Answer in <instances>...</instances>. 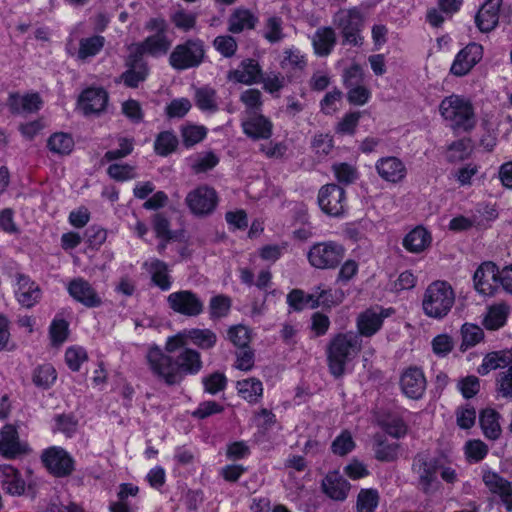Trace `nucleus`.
Returning <instances> with one entry per match:
<instances>
[{
    "mask_svg": "<svg viewBox=\"0 0 512 512\" xmlns=\"http://www.w3.org/2000/svg\"><path fill=\"white\" fill-rule=\"evenodd\" d=\"M177 351L172 356L158 346H153L146 355L152 374L168 386L180 384L186 375L197 374L203 366L201 354L197 350L184 346Z\"/></svg>",
    "mask_w": 512,
    "mask_h": 512,
    "instance_id": "f257e3e1",
    "label": "nucleus"
},
{
    "mask_svg": "<svg viewBox=\"0 0 512 512\" xmlns=\"http://www.w3.org/2000/svg\"><path fill=\"white\" fill-rule=\"evenodd\" d=\"M361 339L359 335L348 332L339 333L333 337L327 348L329 370L335 377H340L345 372V366L353 360L361 351Z\"/></svg>",
    "mask_w": 512,
    "mask_h": 512,
    "instance_id": "f03ea898",
    "label": "nucleus"
},
{
    "mask_svg": "<svg viewBox=\"0 0 512 512\" xmlns=\"http://www.w3.org/2000/svg\"><path fill=\"white\" fill-rule=\"evenodd\" d=\"M439 111L454 131L469 132L476 125L472 103L460 95L445 97L440 103Z\"/></svg>",
    "mask_w": 512,
    "mask_h": 512,
    "instance_id": "7ed1b4c3",
    "label": "nucleus"
},
{
    "mask_svg": "<svg viewBox=\"0 0 512 512\" xmlns=\"http://www.w3.org/2000/svg\"><path fill=\"white\" fill-rule=\"evenodd\" d=\"M454 303L455 293L452 286L446 281L437 280L426 288L422 309L426 316L439 320L449 314Z\"/></svg>",
    "mask_w": 512,
    "mask_h": 512,
    "instance_id": "20e7f679",
    "label": "nucleus"
},
{
    "mask_svg": "<svg viewBox=\"0 0 512 512\" xmlns=\"http://www.w3.org/2000/svg\"><path fill=\"white\" fill-rule=\"evenodd\" d=\"M441 468V460L432 457L427 452L417 453L412 462V472L417 476V488L424 494H431L438 482V473Z\"/></svg>",
    "mask_w": 512,
    "mask_h": 512,
    "instance_id": "39448f33",
    "label": "nucleus"
},
{
    "mask_svg": "<svg viewBox=\"0 0 512 512\" xmlns=\"http://www.w3.org/2000/svg\"><path fill=\"white\" fill-rule=\"evenodd\" d=\"M205 58L204 43L200 39H189L174 47L169 56L170 66L178 71L198 67Z\"/></svg>",
    "mask_w": 512,
    "mask_h": 512,
    "instance_id": "423d86ee",
    "label": "nucleus"
},
{
    "mask_svg": "<svg viewBox=\"0 0 512 512\" xmlns=\"http://www.w3.org/2000/svg\"><path fill=\"white\" fill-rule=\"evenodd\" d=\"M345 248L335 241L315 243L307 253L310 265L316 269H335L345 257Z\"/></svg>",
    "mask_w": 512,
    "mask_h": 512,
    "instance_id": "0eeeda50",
    "label": "nucleus"
},
{
    "mask_svg": "<svg viewBox=\"0 0 512 512\" xmlns=\"http://www.w3.org/2000/svg\"><path fill=\"white\" fill-rule=\"evenodd\" d=\"M190 340L194 345L201 349H211L217 342L216 334L210 329H190L184 330L177 335L171 336L165 343V352L174 354L178 349L187 345Z\"/></svg>",
    "mask_w": 512,
    "mask_h": 512,
    "instance_id": "6e6552de",
    "label": "nucleus"
},
{
    "mask_svg": "<svg viewBox=\"0 0 512 512\" xmlns=\"http://www.w3.org/2000/svg\"><path fill=\"white\" fill-rule=\"evenodd\" d=\"M168 307L175 313L195 317L204 311V302L191 290H179L167 297Z\"/></svg>",
    "mask_w": 512,
    "mask_h": 512,
    "instance_id": "1a4fd4ad",
    "label": "nucleus"
},
{
    "mask_svg": "<svg viewBox=\"0 0 512 512\" xmlns=\"http://www.w3.org/2000/svg\"><path fill=\"white\" fill-rule=\"evenodd\" d=\"M338 26L341 29L343 43L360 46L363 38L360 35L363 27V16L357 8L343 11L337 16Z\"/></svg>",
    "mask_w": 512,
    "mask_h": 512,
    "instance_id": "9d476101",
    "label": "nucleus"
},
{
    "mask_svg": "<svg viewBox=\"0 0 512 512\" xmlns=\"http://www.w3.org/2000/svg\"><path fill=\"white\" fill-rule=\"evenodd\" d=\"M218 201L216 191L209 186L201 185L190 191L185 199L190 211L197 216H205L213 212Z\"/></svg>",
    "mask_w": 512,
    "mask_h": 512,
    "instance_id": "9b49d317",
    "label": "nucleus"
},
{
    "mask_svg": "<svg viewBox=\"0 0 512 512\" xmlns=\"http://www.w3.org/2000/svg\"><path fill=\"white\" fill-rule=\"evenodd\" d=\"M41 459L47 470L56 477H66L74 471L73 458L61 447L46 449Z\"/></svg>",
    "mask_w": 512,
    "mask_h": 512,
    "instance_id": "f8f14e48",
    "label": "nucleus"
},
{
    "mask_svg": "<svg viewBox=\"0 0 512 512\" xmlns=\"http://www.w3.org/2000/svg\"><path fill=\"white\" fill-rule=\"evenodd\" d=\"M318 203L325 214L338 217L345 211V190L336 184H327L319 190Z\"/></svg>",
    "mask_w": 512,
    "mask_h": 512,
    "instance_id": "ddd939ff",
    "label": "nucleus"
},
{
    "mask_svg": "<svg viewBox=\"0 0 512 512\" xmlns=\"http://www.w3.org/2000/svg\"><path fill=\"white\" fill-rule=\"evenodd\" d=\"M30 451L28 444L21 441L16 427L6 424L0 430V454L6 459H15Z\"/></svg>",
    "mask_w": 512,
    "mask_h": 512,
    "instance_id": "4468645a",
    "label": "nucleus"
},
{
    "mask_svg": "<svg viewBox=\"0 0 512 512\" xmlns=\"http://www.w3.org/2000/svg\"><path fill=\"white\" fill-rule=\"evenodd\" d=\"M399 384L403 394L414 400L423 396L427 386L422 369L416 366H410L402 372Z\"/></svg>",
    "mask_w": 512,
    "mask_h": 512,
    "instance_id": "2eb2a0df",
    "label": "nucleus"
},
{
    "mask_svg": "<svg viewBox=\"0 0 512 512\" xmlns=\"http://www.w3.org/2000/svg\"><path fill=\"white\" fill-rule=\"evenodd\" d=\"M482 56V46L477 43H470L458 52L450 72L457 77L465 76L482 59Z\"/></svg>",
    "mask_w": 512,
    "mask_h": 512,
    "instance_id": "dca6fc26",
    "label": "nucleus"
},
{
    "mask_svg": "<svg viewBox=\"0 0 512 512\" xmlns=\"http://www.w3.org/2000/svg\"><path fill=\"white\" fill-rule=\"evenodd\" d=\"M500 272L493 262L482 263L474 273L476 290L483 295H493L499 287Z\"/></svg>",
    "mask_w": 512,
    "mask_h": 512,
    "instance_id": "f3484780",
    "label": "nucleus"
},
{
    "mask_svg": "<svg viewBox=\"0 0 512 512\" xmlns=\"http://www.w3.org/2000/svg\"><path fill=\"white\" fill-rule=\"evenodd\" d=\"M390 309L373 307L360 313L356 320L359 335L371 337L382 327L385 318L390 316Z\"/></svg>",
    "mask_w": 512,
    "mask_h": 512,
    "instance_id": "a211bd4d",
    "label": "nucleus"
},
{
    "mask_svg": "<svg viewBox=\"0 0 512 512\" xmlns=\"http://www.w3.org/2000/svg\"><path fill=\"white\" fill-rule=\"evenodd\" d=\"M67 289L69 295L85 307L95 308L102 304V299L96 290L83 278H75L71 280Z\"/></svg>",
    "mask_w": 512,
    "mask_h": 512,
    "instance_id": "6ab92c4d",
    "label": "nucleus"
},
{
    "mask_svg": "<svg viewBox=\"0 0 512 512\" xmlns=\"http://www.w3.org/2000/svg\"><path fill=\"white\" fill-rule=\"evenodd\" d=\"M375 168L383 180L393 184L402 182L407 175L405 164L394 156L380 158L377 160Z\"/></svg>",
    "mask_w": 512,
    "mask_h": 512,
    "instance_id": "aec40b11",
    "label": "nucleus"
},
{
    "mask_svg": "<svg viewBox=\"0 0 512 512\" xmlns=\"http://www.w3.org/2000/svg\"><path fill=\"white\" fill-rule=\"evenodd\" d=\"M329 294L330 292L326 290H322L320 292L316 291L312 294H305L300 289H293L287 295V302L295 311H301L305 307L316 308L321 304H328Z\"/></svg>",
    "mask_w": 512,
    "mask_h": 512,
    "instance_id": "412c9836",
    "label": "nucleus"
},
{
    "mask_svg": "<svg viewBox=\"0 0 512 512\" xmlns=\"http://www.w3.org/2000/svg\"><path fill=\"white\" fill-rule=\"evenodd\" d=\"M243 132L254 140L269 139L272 136L273 123L260 113H250L242 122Z\"/></svg>",
    "mask_w": 512,
    "mask_h": 512,
    "instance_id": "4be33fe9",
    "label": "nucleus"
},
{
    "mask_svg": "<svg viewBox=\"0 0 512 512\" xmlns=\"http://www.w3.org/2000/svg\"><path fill=\"white\" fill-rule=\"evenodd\" d=\"M108 94L103 88H88L82 92L79 105L85 115L100 114L106 109Z\"/></svg>",
    "mask_w": 512,
    "mask_h": 512,
    "instance_id": "5701e85b",
    "label": "nucleus"
},
{
    "mask_svg": "<svg viewBox=\"0 0 512 512\" xmlns=\"http://www.w3.org/2000/svg\"><path fill=\"white\" fill-rule=\"evenodd\" d=\"M501 5L502 0H487L481 6L475 16V23L481 32H490L498 25Z\"/></svg>",
    "mask_w": 512,
    "mask_h": 512,
    "instance_id": "b1692460",
    "label": "nucleus"
},
{
    "mask_svg": "<svg viewBox=\"0 0 512 512\" xmlns=\"http://www.w3.org/2000/svg\"><path fill=\"white\" fill-rule=\"evenodd\" d=\"M0 486L11 496H21L25 492V481L20 472L11 465H0Z\"/></svg>",
    "mask_w": 512,
    "mask_h": 512,
    "instance_id": "393cba45",
    "label": "nucleus"
},
{
    "mask_svg": "<svg viewBox=\"0 0 512 512\" xmlns=\"http://www.w3.org/2000/svg\"><path fill=\"white\" fill-rule=\"evenodd\" d=\"M483 482L492 492L499 494L507 511L512 512V483L494 472H485Z\"/></svg>",
    "mask_w": 512,
    "mask_h": 512,
    "instance_id": "a878e982",
    "label": "nucleus"
},
{
    "mask_svg": "<svg viewBox=\"0 0 512 512\" xmlns=\"http://www.w3.org/2000/svg\"><path fill=\"white\" fill-rule=\"evenodd\" d=\"M350 488V483L337 472L328 473L322 481L323 492L335 501L346 500Z\"/></svg>",
    "mask_w": 512,
    "mask_h": 512,
    "instance_id": "bb28decb",
    "label": "nucleus"
},
{
    "mask_svg": "<svg viewBox=\"0 0 512 512\" xmlns=\"http://www.w3.org/2000/svg\"><path fill=\"white\" fill-rule=\"evenodd\" d=\"M8 107L13 114H31L41 108V98L37 93L20 95L11 93L8 97Z\"/></svg>",
    "mask_w": 512,
    "mask_h": 512,
    "instance_id": "cd10ccee",
    "label": "nucleus"
},
{
    "mask_svg": "<svg viewBox=\"0 0 512 512\" xmlns=\"http://www.w3.org/2000/svg\"><path fill=\"white\" fill-rule=\"evenodd\" d=\"M228 78L246 85L258 83L261 78V68L255 60L246 59L241 62L238 69L229 72Z\"/></svg>",
    "mask_w": 512,
    "mask_h": 512,
    "instance_id": "c85d7f7f",
    "label": "nucleus"
},
{
    "mask_svg": "<svg viewBox=\"0 0 512 512\" xmlns=\"http://www.w3.org/2000/svg\"><path fill=\"white\" fill-rule=\"evenodd\" d=\"M258 22V18L248 9L237 8L229 16L228 31L238 34L244 30L254 29Z\"/></svg>",
    "mask_w": 512,
    "mask_h": 512,
    "instance_id": "c756f323",
    "label": "nucleus"
},
{
    "mask_svg": "<svg viewBox=\"0 0 512 512\" xmlns=\"http://www.w3.org/2000/svg\"><path fill=\"white\" fill-rule=\"evenodd\" d=\"M18 285L17 299L19 303L26 308H31L41 297L39 286L30 282V279L24 275H19Z\"/></svg>",
    "mask_w": 512,
    "mask_h": 512,
    "instance_id": "7c9ffc66",
    "label": "nucleus"
},
{
    "mask_svg": "<svg viewBox=\"0 0 512 512\" xmlns=\"http://www.w3.org/2000/svg\"><path fill=\"white\" fill-rule=\"evenodd\" d=\"M499 419L500 414L492 408H486L481 411L479 423L486 438L496 440L500 437L502 430Z\"/></svg>",
    "mask_w": 512,
    "mask_h": 512,
    "instance_id": "2f4dec72",
    "label": "nucleus"
},
{
    "mask_svg": "<svg viewBox=\"0 0 512 512\" xmlns=\"http://www.w3.org/2000/svg\"><path fill=\"white\" fill-rule=\"evenodd\" d=\"M140 45L142 51H144L146 54H149L153 57H158L165 55L169 51L171 47V41L168 39L166 33L160 32L148 36L145 40L140 42Z\"/></svg>",
    "mask_w": 512,
    "mask_h": 512,
    "instance_id": "473e14b6",
    "label": "nucleus"
},
{
    "mask_svg": "<svg viewBox=\"0 0 512 512\" xmlns=\"http://www.w3.org/2000/svg\"><path fill=\"white\" fill-rule=\"evenodd\" d=\"M312 43L317 55H329L336 43L334 30L330 27L319 28L312 38Z\"/></svg>",
    "mask_w": 512,
    "mask_h": 512,
    "instance_id": "72a5a7b5",
    "label": "nucleus"
},
{
    "mask_svg": "<svg viewBox=\"0 0 512 512\" xmlns=\"http://www.w3.org/2000/svg\"><path fill=\"white\" fill-rule=\"evenodd\" d=\"M431 243L430 233L423 227H416L403 239V246L412 253H419Z\"/></svg>",
    "mask_w": 512,
    "mask_h": 512,
    "instance_id": "f704fd0d",
    "label": "nucleus"
},
{
    "mask_svg": "<svg viewBox=\"0 0 512 512\" xmlns=\"http://www.w3.org/2000/svg\"><path fill=\"white\" fill-rule=\"evenodd\" d=\"M508 315L509 307L506 304L492 305L483 319V325L488 330H498L506 324Z\"/></svg>",
    "mask_w": 512,
    "mask_h": 512,
    "instance_id": "c9c22d12",
    "label": "nucleus"
},
{
    "mask_svg": "<svg viewBox=\"0 0 512 512\" xmlns=\"http://www.w3.org/2000/svg\"><path fill=\"white\" fill-rule=\"evenodd\" d=\"M237 389L239 395L249 403H257L263 393L262 382L256 378L238 381Z\"/></svg>",
    "mask_w": 512,
    "mask_h": 512,
    "instance_id": "e433bc0d",
    "label": "nucleus"
},
{
    "mask_svg": "<svg viewBox=\"0 0 512 512\" xmlns=\"http://www.w3.org/2000/svg\"><path fill=\"white\" fill-rule=\"evenodd\" d=\"M280 66L288 72L303 71L307 66V59L297 48L285 49Z\"/></svg>",
    "mask_w": 512,
    "mask_h": 512,
    "instance_id": "4c0bfd02",
    "label": "nucleus"
},
{
    "mask_svg": "<svg viewBox=\"0 0 512 512\" xmlns=\"http://www.w3.org/2000/svg\"><path fill=\"white\" fill-rule=\"evenodd\" d=\"M505 350L494 351L488 353L482 361V364L478 367V373L480 375H486L492 370L503 368L510 365V359Z\"/></svg>",
    "mask_w": 512,
    "mask_h": 512,
    "instance_id": "58836bf2",
    "label": "nucleus"
},
{
    "mask_svg": "<svg viewBox=\"0 0 512 512\" xmlns=\"http://www.w3.org/2000/svg\"><path fill=\"white\" fill-rule=\"evenodd\" d=\"M149 272L153 283L161 290H169L171 287V279L168 275V266L165 262L154 259L149 263Z\"/></svg>",
    "mask_w": 512,
    "mask_h": 512,
    "instance_id": "ea45409f",
    "label": "nucleus"
},
{
    "mask_svg": "<svg viewBox=\"0 0 512 512\" xmlns=\"http://www.w3.org/2000/svg\"><path fill=\"white\" fill-rule=\"evenodd\" d=\"M461 337L462 343L460 349L466 351L484 339V332L483 329L476 324L465 323L461 327Z\"/></svg>",
    "mask_w": 512,
    "mask_h": 512,
    "instance_id": "a19ab883",
    "label": "nucleus"
},
{
    "mask_svg": "<svg viewBox=\"0 0 512 512\" xmlns=\"http://www.w3.org/2000/svg\"><path fill=\"white\" fill-rule=\"evenodd\" d=\"M105 45V38L100 35L83 38L79 43L78 58L85 60L97 55Z\"/></svg>",
    "mask_w": 512,
    "mask_h": 512,
    "instance_id": "79ce46f5",
    "label": "nucleus"
},
{
    "mask_svg": "<svg viewBox=\"0 0 512 512\" xmlns=\"http://www.w3.org/2000/svg\"><path fill=\"white\" fill-rule=\"evenodd\" d=\"M47 145L53 153L68 155L73 150L74 140L69 134L58 132L49 137Z\"/></svg>",
    "mask_w": 512,
    "mask_h": 512,
    "instance_id": "37998d69",
    "label": "nucleus"
},
{
    "mask_svg": "<svg viewBox=\"0 0 512 512\" xmlns=\"http://www.w3.org/2000/svg\"><path fill=\"white\" fill-rule=\"evenodd\" d=\"M56 378V370L51 364L38 366L32 374L33 383L42 389H48L55 382Z\"/></svg>",
    "mask_w": 512,
    "mask_h": 512,
    "instance_id": "c03bdc74",
    "label": "nucleus"
},
{
    "mask_svg": "<svg viewBox=\"0 0 512 512\" xmlns=\"http://www.w3.org/2000/svg\"><path fill=\"white\" fill-rule=\"evenodd\" d=\"M178 146L177 136L170 131L159 133L154 142V150L160 156H167L174 152Z\"/></svg>",
    "mask_w": 512,
    "mask_h": 512,
    "instance_id": "a18cd8bd",
    "label": "nucleus"
},
{
    "mask_svg": "<svg viewBox=\"0 0 512 512\" xmlns=\"http://www.w3.org/2000/svg\"><path fill=\"white\" fill-rule=\"evenodd\" d=\"M379 498L376 489H361L357 496V512H374L378 506Z\"/></svg>",
    "mask_w": 512,
    "mask_h": 512,
    "instance_id": "49530a36",
    "label": "nucleus"
},
{
    "mask_svg": "<svg viewBox=\"0 0 512 512\" xmlns=\"http://www.w3.org/2000/svg\"><path fill=\"white\" fill-rule=\"evenodd\" d=\"M196 105L203 111L215 112L217 110L216 91L210 87H201L195 93Z\"/></svg>",
    "mask_w": 512,
    "mask_h": 512,
    "instance_id": "de8ad7c7",
    "label": "nucleus"
},
{
    "mask_svg": "<svg viewBox=\"0 0 512 512\" xmlns=\"http://www.w3.org/2000/svg\"><path fill=\"white\" fill-rule=\"evenodd\" d=\"M148 72V66L127 67V70L122 73L121 79L126 86L136 88L139 83L145 81Z\"/></svg>",
    "mask_w": 512,
    "mask_h": 512,
    "instance_id": "09e8293b",
    "label": "nucleus"
},
{
    "mask_svg": "<svg viewBox=\"0 0 512 512\" xmlns=\"http://www.w3.org/2000/svg\"><path fill=\"white\" fill-rule=\"evenodd\" d=\"M355 447L354 440L349 431H343L331 444V450L335 455L345 456Z\"/></svg>",
    "mask_w": 512,
    "mask_h": 512,
    "instance_id": "8fccbe9b",
    "label": "nucleus"
},
{
    "mask_svg": "<svg viewBox=\"0 0 512 512\" xmlns=\"http://www.w3.org/2000/svg\"><path fill=\"white\" fill-rule=\"evenodd\" d=\"M227 336L237 349L249 346L251 341L250 330L244 325L231 327L227 332Z\"/></svg>",
    "mask_w": 512,
    "mask_h": 512,
    "instance_id": "3c124183",
    "label": "nucleus"
},
{
    "mask_svg": "<svg viewBox=\"0 0 512 512\" xmlns=\"http://www.w3.org/2000/svg\"><path fill=\"white\" fill-rule=\"evenodd\" d=\"M183 143L186 147L194 146L206 136V128L197 125H187L181 128Z\"/></svg>",
    "mask_w": 512,
    "mask_h": 512,
    "instance_id": "603ef678",
    "label": "nucleus"
},
{
    "mask_svg": "<svg viewBox=\"0 0 512 512\" xmlns=\"http://www.w3.org/2000/svg\"><path fill=\"white\" fill-rule=\"evenodd\" d=\"M241 102L246 106V113H259L262 106V93L258 89H247L240 96Z\"/></svg>",
    "mask_w": 512,
    "mask_h": 512,
    "instance_id": "864d4df0",
    "label": "nucleus"
},
{
    "mask_svg": "<svg viewBox=\"0 0 512 512\" xmlns=\"http://www.w3.org/2000/svg\"><path fill=\"white\" fill-rule=\"evenodd\" d=\"M332 170L338 182L345 185L353 183L358 177L357 169L348 163H336Z\"/></svg>",
    "mask_w": 512,
    "mask_h": 512,
    "instance_id": "5fc2aeb1",
    "label": "nucleus"
},
{
    "mask_svg": "<svg viewBox=\"0 0 512 512\" xmlns=\"http://www.w3.org/2000/svg\"><path fill=\"white\" fill-rule=\"evenodd\" d=\"M107 174L116 181H127L137 177L135 167L129 164H111Z\"/></svg>",
    "mask_w": 512,
    "mask_h": 512,
    "instance_id": "6e6d98bb",
    "label": "nucleus"
},
{
    "mask_svg": "<svg viewBox=\"0 0 512 512\" xmlns=\"http://www.w3.org/2000/svg\"><path fill=\"white\" fill-rule=\"evenodd\" d=\"M282 19L280 17H270L265 24L264 38L270 43H277L284 38L282 31Z\"/></svg>",
    "mask_w": 512,
    "mask_h": 512,
    "instance_id": "4d7b16f0",
    "label": "nucleus"
},
{
    "mask_svg": "<svg viewBox=\"0 0 512 512\" xmlns=\"http://www.w3.org/2000/svg\"><path fill=\"white\" fill-rule=\"evenodd\" d=\"M213 45L226 58L234 56L238 48L236 40L230 35L217 36L213 41Z\"/></svg>",
    "mask_w": 512,
    "mask_h": 512,
    "instance_id": "13d9d810",
    "label": "nucleus"
},
{
    "mask_svg": "<svg viewBox=\"0 0 512 512\" xmlns=\"http://www.w3.org/2000/svg\"><path fill=\"white\" fill-rule=\"evenodd\" d=\"M53 345H61L68 336V322L62 318H55L49 328Z\"/></svg>",
    "mask_w": 512,
    "mask_h": 512,
    "instance_id": "bf43d9fd",
    "label": "nucleus"
},
{
    "mask_svg": "<svg viewBox=\"0 0 512 512\" xmlns=\"http://www.w3.org/2000/svg\"><path fill=\"white\" fill-rule=\"evenodd\" d=\"M231 301L227 296L218 295L212 297L209 304L211 318L225 317L230 310Z\"/></svg>",
    "mask_w": 512,
    "mask_h": 512,
    "instance_id": "052dcab7",
    "label": "nucleus"
},
{
    "mask_svg": "<svg viewBox=\"0 0 512 512\" xmlns=\"http://www.w3.org/2000/svg\"><path fill=\"white\" fill-rule=\"evenodd\" d=\"M457 425L462 429H469L475 424L476 410L470 404L460 406L456 412Z\"/></svg>",
    "mask_w": 512,
    "mask_h": 512,
    "instance_id": "680f3d73",
    "label": "nucleus"
},
{
    "mask_svg": "<svg viewBox=\"0 0 512 512\" xmlns=\"http://www.w3.org/2000/svg\"><path fill=\"white\" fill-rule=\"evenodd\" d=\"M399 445L381 441L375 448V457L379 461L392 462L398 458Z\"/></svg>",
    "mask_w": 512,
    "mask_h": 512,
    "instance_id": "e2e57ef3",
    "label": "nucleus"
},
{
    "mask_svg": "<svg viewBox=\"0 0 512 512\" xmlns=\"http://www.w3.org/2000/svg\"><path fill=\"white\" fill-rule=\"evenodd\" d=\"M496 387L502 397L512 399V365L498 374Z\"/></svg>",
    "mask_w": 512,
    "mask_h": 512,
    "instance_id": "0e129e2a",
    "label": "nucleus"
},
{
    "mask_svg": "<svg viewBox=\"0 0 512 512\" xmlns=\"http://www.w3.org/2000/svg\"><path fill=\"white\" fill-rule=\"evenodd\" d=\"M171 20L178 29L189 31L196 25L197 14L179 10L172 15Z\"/></svg>",
    "mask_w": 512,
    "mask_h": 512,
    "instance_id": "69168bd1",
    "label": "nucleus"
},
{
    "mask_svg": "<svg viewBox=\"0 0 512 512\" xmlns=\"http://www.w3.org/2000/svg\"><path fill=\"white\" fill-rule=\"evenodd\" d=\"M465 453L470 461L479 462L488 453V446L481 440H470L465 445Z\"/></svg>",
    "mask_w": 512,
    "mask_h": 512,
    "instance_id": "338daca9",
    "label": "nucleus"
},
{
    "mask_svg": "<svg viewBox=\"0 0 512 512\" xmlns=\"http://www.w3.org/2000/svg\"><path fill=\"white\" fill-rule=\"evenodd\" d=\"M458 389L464 398L470 399L474 397L480 390V381L478 377L469 375L461 378L457 384Z\"/></svg>",
    "mask_w": 512,
    "mask_h": 512,
    "instance_id": "774afa93",
    "label": "nucleus"
}]
</instances>
